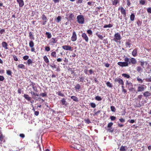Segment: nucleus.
<instances>
[{"label":"nucleus","instance_id":"1","mask_svg":"<svg viewBox=\"0 0 151 151\" xmlns=\"http://www.w3.org/2000/svg\"><path fill=\"white\" fill-rule=\"evenodd\" d=\"M124 62H119L117 63V64L122 67H127L129 64H135L137 63L136 60L134 58H132L130 59L126 56H124Z\"/></svg>","mask_w":151,"mask_h":151},{"label":"nucleus","instance_id":"2","mask_svg":"<svg viewBox=\"0 0 151 151\" xmlns=\"http://www.w3.org/2000/svg\"><path fill=\"white\" fill-rule=\"evenodd\" d=\"M77 22H78L81 24H83L84 22V18L83 15H78L77 17Z\"/></svg>","mask_w":151,"mask_h":151},{"label":"nucleus","instance_id":"3","mask_svg":"<svg viewBox=\"0 0 151 151\" xmlns=\"http://www.w3.org/2000/svg\"><path fill=\"white\" fill-rule=\"evenodd\" d=\"M121 36L120 34L118 33H115L114 35V38L113 40L115 42H118L121 39Z\"/></svg>","mask_w":151,"mask_h":151},{"label":"nucleus","instance_id":"4","mask_svg":"<svg viewBox=\"0 0 151 151\" xmlns=\"http://www.w3.org/2000/svg\"><path fill=\"white\" fill-rule=\"evenodd\" d=\"M146 88V86L144 85H139L137 87V92L136 93L139 92H142L145 90Z\"/></svg>","mask_w":151,"mask_h":151},{"label":"nucleus","instance_id":"5","mask_svg":"<svg viewBox=\"0 0 151 151\" xmlns=\"http://www.w3.org/2000/svg\"><path fill=\"white\" fill-rule=\"evenodd\" d=\"M34 43L32 40H31L29 41V47L31 48V50L32 52H35V49L34 47Z\"/></svg>","mask_w":151,"mask_h":151},{"label":"nucleus","instance_id":"6","mask_svg":"<svg viewBox=\"0 0 151 151\" xmlns=\"http://www.w3.org/2000/svg\"><path fill=\"white\" fill-rule=\"evenodd\" d=\"M118 10H120L121 13V14H122L124 17H125L126 16V13L125 9H124V8L121 7H119L118 9Z\"/></svg>","mask_w":151,"mask_h":151},{"label":"nucleus","instance_id":"7","mask_svg":"<svg viewBox=\"0 0 151 151\" xmlns=\"http://www.w3.org/2000/svg\"><path fill=\"white\" fill-rule=\"evenodd\" d=\"M77 39V36L75 32L73 31L72 33V35L71 37V40L73 42H75Z\"/></svg>","mask_w":151,"mask_h":151},{"label":"nucleus","instance_id":"8","mask_svg":"<svg viewBox=\"0 0 151 151\" xmlns=\"http://www.w3.org/2000/svg\"><path fill=\"white\" fill-rule=\"evenodd\" d=\"M42 19L43 21L42 23V24L44 25L47 23V19L46 16L45 14H43L42 16Z\"/></svg>","mask_w":151,"mask_h":151},{"label":"nucleus","instance_id":"9","mask_svg":"<svg viewBox=\"0 0 151 151\" xmlns=\"http://www.w3.org/2000/svg\"><path fill=\"white\" fill-rule=\"evenodd\" d=\"M81 37L85 40L86 42H88V37L87 36L86 34L85 33H82L81 34Z\"/></svg>","mask_w":151,"mask_h":151},{"label":"nucleus","instance_id":"10","mask_svg":"<svg viewBox=\"0 0 151 151\" xmlns=\"http://www.w3.org/2000/svg\"><path fill=\"white\" fill-rule=\"evenodd\" d=\"M62 48L64 50H66L72 51V47L69 45H63L62 46Z\"/></svg>","mask_w":151,"mask_h":151},{"label":"nucleus","instance_id":"11","mask_svg":"<svg viewBox=\"0 0 151 151\" xmlns=\"http://www.w3.org/2000/svg\"><path fill=\"white\" fill-rule=\"evenodd\" d=\"M114 81L115 82H118V83L122 85H124V82L122 79L120 78H117L115 79Z\"/></svg>","mask_w":151,"mask_h":151},{"label":"nucleus","instance_id":"12","mask_svg":"<svg viewBox=\"0 0 151 151\" xmlns=\"http://www.w3.org/2000/svg\"><path fill=\"white\" fill-rule=\"evenodd\" d=\"M29 93H30L31 95L32 96H38L39 95L37 93H35V92H33L32 89L31 88H30L29 89Z\"/></svg>","mask_w":151,"mask_h":151},{"label":"nucleus","instance_id":"13","mask_svg":"<svg viewBox=\"0 0 151 151\" xmlns=\"http://www.w3.org/2000/svg\"><path fill=\"white\" fill-rule=\"evenodd\" d=\"M138 49L137 48H135L132 52V55L134 57H136L137 56Z\"/></svg>","mask_w":151,"mask_h":151},{"label":"nucleus","instance_id":"14","mask_svg":"<svg viewBox=\"0 0 151 151\" xmlns=\"http://www.w3.org/2000/svg\"><path fill=\"white\" fill-rule=\"evenodd\" d=\"M17 1L19 4L20 7H22L24 5V2L23 0H17Z\"/></svg>","mask_w":151,"mask_h":151},{"label":"nucleus","instance_id":"15","mask_svg":"<svg viewBox=\"0 0 151 151\" xmlns=\"http://www.w3.org/2000/svg\"><path fill=\"white\" fill-rule=\"evenodd\" d=\"M57 41V40H56L55 38H52L50 40V43L51 45H53Z\"/></svg>","mask_w":151,"mask_h":151},{"label":"nucleus","instance_id":"16","mask_svg":"<svg viewBox=\"0 0 151 151\" xmlns=\"http://www.w3.org/2000/svg\"><path fill=\"white\" fill-rule=\"evenodd\" d=\"M1 45L2 47L5 49H8V48L7 47L8 44L6 42L4 41L2 42L1 43Z\"/></svg>","mask_w":151,"mask_h":151},{"label":"nucleus","instance_id":"17","mask_svg":"<svg viewBox=\"0 0 151 151\" xmlns=\"http://www.w3.org/2000/svg\"><path fill=\"white\" fill-rule=\"evenodd\" d=\"M29 39L31 40H35L34 35L33 34V32H30L29 33Z\"/></svg>","mask_w":151,"mask_h":151},{"label":"nucleus","instance_id":"18","mask_svg":"<svg viewBox=\"0 0 151 151\" xmlns=\"http://www.w3.org/2000/svg\"><path fill=\"white\" fill-rule=\"evenodd\" d=\"M23 97L25 98L28 101H30L31 99V98L30 97H29V96L27 94H24L23 95Z\"/></svg>","mask_w":151,"mask_h":151},{"label":"nucleus","instance_id":"19","mask_svg":"<svg viewBox=\"0 0 151 151\" xmlns=\"http://www.w3.org/2000/svg\"><path fill=\"white\" fill-rule=\"evenodd\" d=\"M120 0H112L111 2L113 5L116 6L117 4L119 3Z\"/></svg>","mask_w":151,"mask_h":151},{"label":"nucleus","instance_id":"20","mask_svg":"<svg viewBox=\"0 0 151 151\" xmlns=\"http://www.w3.org/2000/svg\"><path fill=\"white\" fill-rule=\"evenodd\" d=\"M143 95L145 97H147L151 95V93L148 91H146L144 93Z\"/></svg>","mask_w":151,"mask_h":151},{"label":"nucleus","instance_id":"21","mask_svg":"<svg viewBox=\"0 0 151 151\" xmlns=\"http://www.w3.org/2000/svg\"><path fill=\"white\" fill-rule=\"evenodd\" d=\"M17 67L19 69H25V65L22 64H19L18 66Z\"/></svg>","mask_w":151,"mask_h":151},{"label":"nucleus","instance_id":"22","mask_svg":"<svg viewBox=\"0 0 151 151\" xmlns=\"http://www.w3.org/2000/svg\"><path fill=\"white\" fill-rule=\"evenodd\" d=\"M33 62L32 61V60L30 59H29L27 62L26 63V64H27L28 65H31Z\"/></svg>","mask_w":151,"mask_h":151},{"label":"nucleus","instance_id":"23","mask_svg":"<svg viewBox=\"0 0 151 151\" xmlns=\"http://www.w3.org/2000/svg\"><path fill=\"white\" fill-rule=\"evenodd\" d=\"M68 18L69 19L73 20L74 18V15L73 13L69 14V17Z\"/></svg>","mask_w":151,"mask_h":151},{"label":"nucleus","instance_id":"24","mask_svg":"<svg viewBox=\"0 0 151 151\" xmlns=\"http://www.w3.org/2000/svg\"><path fill=\"white\" fill-rule=\"evenodd\" d=\"M71 98L75 101L78 102V98L76 96H71Z\"/></svg>","mask_w":151,"mask_h":151},{"label":"nucleus","instance_id":"25","mask_svg":"<svg viewBox=\"0 0 151 151\" xmlns=\"http://www.w3.org/2000/svg\"><path fill=\"white\" fill-rule=\"evenodd\" d=\"M43 58L44 61L46 63H48L49 62V59L46 55L44 56Z\"/></svg>","mask_w":151,"mask_h":151},{"label":"nucleus","instance_id":"26","mask_svg":"<svg viewBox=\"0 0 151 151\" xmlns=\"http://www.w3.org/2000/svg\"><path fill=\"white\" fill-rule=\"evenodd\" d=\"M81 86L79 84H77L76 86H75V90L77 91L79 89L81 88Z\"/></svg>","mask_w":151,"mask_h":151},{"label":"nucleus","instance_id":"27","mask_svg":"<svg viewBox=\"0 0 151 151\" xmlns=\"http://www.w3.org/2000/svg\"><path fill=\"white\" fill-rule=\"evenodd\" d=\"M51 55L52 57L56 58L57 57L56 52L55 51L52 52L51 53Z\"/></svg>","mask_w":151,"mask_h":151},{"label":"nucleus","instance_id":"28","mask_svg":"<svg viewBox=\"0 0 151 151\" xmlns=\"http://www.w3.org/2000/svg\"><path fill=\"white\" fill-rule=\"evenodd\" d=\"M56 94H57L59 96L61 97L65 96L64 94L62 93L61 91H59L56 93Z\"/></svg>","mask_w":151,"mask_h":151},{"label":"nucleus","instance_id":"29","mask_svg":"<svg viewBox=\"0 0 151 151\" xmlns=\"http://www.w3.org/2000/svg\"><path fill=\"white\" fill-rule=\"evenodd\" d=\"M143 70L142 68L140 66H138L137 67V71L139 72H141Z\"/></svg>","mask_w":151,"mask_h":151},{"label":"nucleus","instance_id":"30","mask_svg":"<svg viewBox=\"0 0 151 151\" xmlns=\"http://www.w3.org/2000/svg\"><path fill=\"white\" fill-rule=\"evenodd\" d=\"M135 18V15L134 13H132L130 16V19L131 21H133Z\"/></svg>","mask_w":151,"mask_h":151},{"label":"nucleus","instance_id":"31","mask_svg":"<svg viewBox=\"0 0 151 151\" xmlns=\"http://www.w3.org/2000/svg\"><path fill=\"white\" fill-rule=\"evenodd\" d=\"M126 147V146H124L122 145L120 149V151H126L127 149L125 148Z\"/></svg>","mask_w":151,"mask_h":151},{"label":"nucleus","instance_id":"32","mask_svg":"<svg viewBox=\"0 0 151 151\" xmlns=\"http://www.w3.org/2000/svg\"><path fill=\"white\" fill-rule=\"evenodd\" d=\"M45 35L47 36V38L48 39L51 38L52 37L51 34L49 32H46L45 33Z\"/></svg>","mask_w":151,"mask_h":151},{"label":"nucleus","instance_id":"33","mask_svg":"<svg viewBox=\"0 0 151 151\" xmlns=\"http://www.w3.org/2000/svg\"><path fill=\"white\" fill-rule=\"evenodd\" d=\"M122 76L127 78H129L130 77L129 75L126 73H123L122 74Z\"/></svg>","mask_w":151,"mask_h":151},{"label":"nucleus","instance_id":"34","mask_svg":"<svg viewBox=\"0 0 151 151\" xmlns=\"http://www.w3.org/2000/svg\"><path fill=\"white\" fill-rule=\"evenodd\" d=\"M39 96H42V97L47 96V94L46 92L41 93L40 94H39Z\"/></svg>","mask_w":151,"mask_h":151},{"label":"nucleus","instance_id":"35","mask_svg":"<svg viewBox=\"0 0 151 151\" xmlns=\"http://www.w3.org/2000/svg\"><path fill=\"white\" fill-rule=\"evenodd\" d=\"M106 85L109 88H112V85L111 83H110L109 82H107L106 83Z\"/></svg>","mask_w":151,"mask_h":151},{"label":"nucleus","instance_id":"36","mask_svg":"<svg viewBox=\"0 0 151 151\" xmlns=\"http://www.w3.org/2000/svg\"><path fill=\"white\" fill-rule=\"evenodd\" d=\"M32 89L34 90V91L35 93H37L38 92V90L37 88V87L36 86H34L32 87Z\"/></svg>","mask_w":151,"mask_h":151},{"label":"nucleus","instance_id":"37","mask_svg":"<svg viewBox=\"0 0 151 151\" xmlns=\"http://www.w3.org/2000/svg\"><path fill=\"white\" fill-rule=\"evenodd\" d=\"M89 105L93 108H95L96 107L95 104L93 102L90 103Z\"/></svg>","mask_w":151,"mask_h":151},{"label":"nucleus","instance_id":"38","mask_svg":"<svg viewBox=\"0 0 151 151\" xmlns=\"http://www.w3.org/2000/svg\"><path fill=\"white\" fill-rule=\"evenodd\" d=\"M61 17L60 16H58L56 19V22L57 23H59L61 21Z\"/></svg>","mask_w":151,"mask_h":151},{"label":"nucleus","instance_id":"39","mask_svg":"<svg viewBox=\"0 0 151 151\" xmlns=\"http://www.w3.org/2000/svg\"><path fill=\"white\" fill-rule=\"evenodd\" d=\"M7 74L9 76H12V72L11 70H7L6 71Z\"/></svg>","mask_w":151,"mask_h":151},{"label":"nucleus","instance_id":"40","mask_svg":"<svg viewBox=\"0 0 151 151\" xmlns=\"http://www.w3.org/2000/svg\"><path fill=\"white\" fill-rule=\"evenodd\" d=\"M95 99L96 100L98 101H100L102 100V98L99 96H96L95 97Z\"/></svg>","mask_w":151,"mask_h":151},{"label":"nucleus","instance_id":"41","mask_svg":"<svg viewBox=\"0 0 151 151\" xmlns=\"http://www.w3.org/2000/svg\"><path fill=\"white\" fill-rule=\"evenodd\" d=\"M137 81L140 83H142L143 82V81L142 80V79L139 78V77H137Z\"/></svg>","mask_w":151,"mask_h":151},{"label":"nucleus","instance_id":"42","mask_svg":"<svg viewBox=\"0 0 151 151\" xmlns=\"http://www.w3.org/2000/svg\"><path fill=\"white\" fill-rule=\"evenodd\" d=\"M60 101L61 102V104L63 105L65 104V103L66 102L65 99L64 98H63Z\"/></svg>","mask_w":151,"mask_h":151},{"label":"nucleus","instance_id":"43","mask_svg":"<svg viewBox=\"0 0 151 151\" xmlns=\"http://www.w3.org/2000/svg\"><path fill=\"white\" fill-rule=\"evenodd\" d=\"M111 109V111L114 112L116 110V109L114 106H111L110 107Z\"/></svg>","mask_w":151,"mask_h":151},{"label":"nucleus","instance_id":"44","mask_svg":"<svg viewBox=\"0 0 151 151\" xmlns=\"http://www.w3.org/2000/svg\"><path fill=\"white\" fill-rule=\"evenodd\" d=\"M29 56L28 55H25L23 57V60H27L29 59Z\"/></svg>","mask_w":151,"mask_h":151},{"label":"nucleus","instance_id":"45","mask_svg":"<svg viewBox=\"0 0 151 151\" xmlns=\"http://www.w3.org/2000/svg\"><path fill=\"white\" fill-rule=\"evenodd\" d=\"M131 45V43L129 42H126L125 45L127 47H130V45Z\"/></svg>","mask_w":151,"mask_h":151},{"label":"nucleus","instance_id":"46","mask_svg":"<svg viewBox=\"0 0 151 151\" xmlns=\"http://www.w3.org/2000/svg\"><path fill=\"white\" fill-rule=\"evenodd\" d=\"M95 2H92V1H89L87 3V4L88 5H89L90 6H91L92 5H93L94 4Z\"/></svg>","mask_w":151,"mask_h":151},{"label":"nucleus","instance_id":"47","mask_svg":"<svg viewBox=\"0 0 151 151\" xmlns=\"http://www.w3.org/2000/svg\"><path fill=\"white\" fill-rule=\"evenodd\" d=\"M97 36L101 40H102L104 37L102 35H101L100 34L97 35Z\"/></svg>","mask_w":151,"mask_h":151},{"label":"nucleus","instance_id":"48","mask_svg":"<svg viewBox=\"0 0 151 151\" xmlns=\"http://www.w3.org/2000/svg\"><path fill=\"white\" fill-rule=\"evenodd\" d=\"M140 65L142 67H143L144 66V64L145 63H146V64H147V62H144V61H140Z\"/></svg>","mask_w":151,"mask_h":151},{"label":"nucleus","instance_id":"49","mask_svg":"<svg viewBox=\"0 0 151 151\" xmlns=\"http://www.w3.org/2000/svg\"><path fill=\"white\" fill-rule=\"evenodd\" d=\"M145 3V1L144 0H140L139 1V4H140L143 5Z\"/></svg>","mask_w":151,"mask_h":151},{"label":"nucleus","instance_id":"50","mask_svg":"<svg viewBox=\"0 0 151 151\" xmlns=\"http://www.w3.org/2000/svg\"><path fill=\"white\" fill-rule=\"evenodd\" d=\"M45 51L48 52L50 50V48L49 47L46 46L45 47Z\"/></svg>","mask_w":151,"mask_h":151},{"label":"nucleus","instance_id":"51","mask_svg":"<svg viewBox=\"0 0 151 151\" xmlns=\"http://www.w3.org/2000/svg\"><path fill=\"white\" fill-rule=\"evenodd\" d=\"M110 119L111 121H114L116 119V117L114 116H111Z\"/></svg>","mask_w":151,"mask_h":151},{"label":"nucleus","instance_id":"52","mask_svg":"<svg viewBox=\"0 0 151 151\" xmlns=\"http://www.w3.org/2000/svg\"><path fill=\"white\" fill-rule=\"evenodd\" d=\"M87 33L90 35H92V31L91 29H88L87 31Z\"/></svg>","mask_w":151,"mask_h":151},{"label":"nucleus","instance_id":"53","mask_svg":"<svg viewBox=\"0 0 151 151\" xmlns=\"http://www.w3.org/2000/svg\"><path fill=\"white\" fill-rule=\"evenodd\" d=\"M113 125V123L111 122L110 123H109L107 125V127L108 128L111 127Z\"/></svg>","mask_w":151,"mask_h":151},{"label":"nucleus","instance_id":"54","mask_svg":"<svg viewBox=\"0 0 151 151\" xmlns=\"http://www.w3.org/2000/svg\"><path fill=\"white\" fill-rule=\"evenodd\" d=\"M30 82L31 83V84L30 85V86H32V87L35 86L36 84L35 83L31 81H30Z\"/></svg>","mask_w":151,"mask_h":151},{"label":"nucleus","instance_id":"55","mask_svg":"<svg viewBox=\"0 0 151 151\" xmlns=\"http://www.w3.org/2000/svg\"><path fill=\"white\" fill-rule=\"evenodd\" d=\"M84 78L83 77H81L80 78V81L81 82H83V81H84Z\"/></svg>","mask_w":151,"mask_h":151},{"label":"nucleus","instance_id":"56","mask_svg":"<svg viewBox=\"0 0 151 151\" xmlns=\"http://www.w3.org/2000/svg\"><path fill=\"white\" fill-rule=\"evenodd\" d=\"M85 67L86 68L84 70V72L85 74H88L87 72L88 71V69H87L86 66Z\"/></svg>","mask_w":151,"mask_h":151},{"label":"nucleus","instance_id":"57","mask_svg":"<svg viewBox=\"0 0 151 151\" xmlns=\"http://www.w3.org/2000/svg\"><path fill=\"white\" fill-rule=\"evenodd\" d=\"M119 120L121 122H125V119L122 118L120 119Z\"/></svg>","mask_w":151,"mask_h":151},{"label":"nucleus","instance_id":"58","mask_svg":"<svg viewBox=\"0 0 151 151\" xmlns=\"http://www.w3.org/2000/svg\"><path fill=\"white\" fill-rule=\"evenodd\" d=\"M145 80L147 82H151V77L150 78H146Z\"/></svg>","mask_w":151,"mask_h":151},{"label":"nucleus","instance_id":"59","mask_svg":"<svg viewBox=\"0 0 151 151\" xmlns=\"http://www.w3.org/2000/svg\"><path fill=\"white\" fill-rule=\"evenodd\" d=\"M4 78L3 76H0V81H3L4 80Z\"/></svg>","mask_w":151,"mask_h":151},{"label":"nucleus","instance_id":"60","mask_svg":"<svg viewBox=\"0 0 151 151\" xmlns=\"http://www.w3.org/2000/svg\"><path fill=\"white\" fill-rule=\"evenodd\" d=\"M127 5L129 6H130L131 5V3L130 2V0H127Z\"/></svg>","mask_w":151,"mask_h":151},{"label":"nucleus","instance_id":"61","mask_svg":"<svg viewBox=\"0 0 151 151\" xmlns=\"http://www.w3.org/2000/svg\"><path fill=\"white\" fill-rule=\"evenodd\" d=\"M147 11L148 13H151V7L148 8L147 9Z\"/></svg>","mask_w":151,"mask_h":151},{"label":"nucleus","instance_id":"62","mask_svg":"<svg viewBox=\"0 0 151 151\" xmlns=\"http://www.w3.org/2000/svg\"><path fill=\"white\" fill-rule=\"evenodd\" d=\"M50 66L52 68H57L56 65L55 64H53L52 65H51Z\"/></svg>","mask_w":151,"mask_h":151},{"label":"nucleus","instance_id":"63","mask_svg":"<svg viewBox=\"0 0 151 151\" xmlns=\"http://www.w3.org/2000/svg\"><path fill=\"white\" fill-rule=\"evenodd\" d=\"M5 32V30L4 29H1L0 31V33L1 34H2L4 32Z\"/></svg>","mask_w":151,"mask_h":151},{"label":"nucleus","instance_id":"64","mask_svg":"<svg viewBox=\"0 0 151 151\" xmlns=\"http://www.w3.org/2000/svg\"><path fill=\"white\" fill-rule=\"evenodd\" d=\"M13 57L15 61H17L18 60V59L16 56H15V55H14L13 56Z\"/></svg>","mask_w":151,"mask_h":151}]
</instances>
